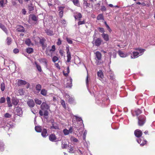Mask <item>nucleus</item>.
Wrapping results in <instances>:
<instances>
[{
	"label": "nucleus",
	"instance_id": "11",
	"mask_svg": "<svg viewBox=\"0 0 155 155\" xmlns=\"http://www.w3.org/2000/svg\"><path fill=\"white\" fill-rule=\"evenodd\" d=\"M97 75L99 77V80H101V78L102 79L104 77V73L102 70H100L97 73Z\"/></svg>",
	"mask_w": 155,
	"mask_h": 155
},
{
	"label": "nucleus",
	"instance_id": "51",
	"mask_svg": "<svg viewBox=\"0 0 155 155\" xmlns=\"http://www.w3.org/2000/svg\"><path fill=\"white\" fill-rule=\"evenodd\" d=\"M66 39L68 43H70V44H72V43L73 41L71 40L70 38H68V37H67L66 38Z\"/></svg>",
	"mask_w": 155,
	"mask_h": 155
},
{
	"label": "nucleus",
	"instance_id": "36",
	"mask_svg": "<svg viewBox=\"0 0 155 155\" xmlns=\"http://www.w3.org/2000/svg\"><path fill=\"white\" fill-rule=\"evenodd\" d=\"M51 128H52V129H58V127L56 123H53L52 126L51 127Z\"/></svg>",
	"mask_w": 155,
	"mask_h": 155
},
{
	"label": "nucleus",
	"instance_id": "39",
	"mask_svg": "<svg viewBox=\"0 0 155 155\" xmlns=\"http://www.w3.org/2000/svg\"><path fill=\"white\" fill-rule=\"evenodd\" d=\"M7 44L8 45H10L11 43L12 40L11 37H7Z\"/></svg>",
	"mask_w": 155,
	"mask_h": 155
},
{
	"label": "nucleus",
	"instance_id": "47",
	"mask_svg": "<svg viewBox=\"0 0 155 155\" xmlns=\"http://www.w3.org/2000/svg\"><path fill=\"white\" fill-rule=\"evenodd\" d=\"M68 145L67 144L64 143L63 142L62 143L61 147L62 148H66L67 147Z\"/></svg>",
	"mask_w": 155,
	"mask_h": 155
},
{
	"label": "nucleus",
	"instance_id": "10",
	"mask_svg": "<svg viewBox=\"0 0 155 155\" xmlns=\"http://www.w3.org/2000/svg\"><path fill=\"white\" fill-rule=\"evenodd\" d=\"M95 56L97 60H101L102 58V54L99 51H97L95 53Z\"/></svg>",
	"mask_w": 155,
	"mask_h": 155
},
{
	"label": "nucleus",
	"instance_id": "32",
	"mask_svg": "<svg viewBox=\"0 0 155 155\" xmlns=\"http://www.w3.org/2000/svg\"><path fill=\"white\" fill-rule=\"evenodd\" d=\"M69 72H70L69 67H68L67 68V72H66V73L65 71H63V73L64 76H67L68 75V73H69Z\"/></svg>",
	"mask_w": 155,
	"mask_h": 155
},
{
	"label": "nucleus",
	"instance_id": "16",
	"mask_svg": "<svg viewBox=\"0 0 155 155\" xmlns=\"http://www.w3.org/2000/svg\"><path fill=\"white\" fill-rule=\"evenodd\" d=\"M49 139L51 141L54 142L56 140V137L54 134H51L49 136Z\"/></svg>",
	"mask_w": 155,
	"mask_h": 155
},
{
	"label": "nucleus",
	"instance_id": "33",
	"mask_svg": "<svg viewBox=\"0 0 155 155\" xmlns=\"http://www.w3.org/2000/svg\"><path fill=\"white\" fill-rule=\"evenodd\" d=\"M26 52L28 53H31L33 52V49L32 48H28L26 49Z\"/></svg>",
	"mask_w": 155,
	"mask_h": 155
},
{
	"label": "nucleus",
	"instance_id": "3",
	"mask_svg": "<svg viewBox=\"0 0 155 155\" xmlns=\"http://www.w3.org/2000/svg\"><path fill=\"white\" fill-rule=\"evenodd\" d=\"M137 142L140 143V145L143 146L146 143V140H144L143 137H140V138H137Z\"/></svg>",
	"mask_w": 155,
	"mask_h": 155
},
{
	"label": "nucleus",
	"instance_id": "50",
	"mask_svg": "<svg viewBox=\"0 0 155 155\" xmlns=\"http://www.w3.org/2000/svg\"><path fill=\"white\" fill-rule=\"evenodd\" d=\"M145 50V49H143V48H139V53H140V54H142Z\"/></svg>",
	"mask_w": 155,
	"mask_h": 155
},
{
	"label": "nucleus",
	"instance_id": "57",
	"mask_svg": "<svg viewBox=\"0 0 155 155\" xmlns=\"http://www.w3.org/2000/svg\"><path fill=\"white\" fill-rule=\"evenodd\" d=\"M40 61H42V62H44L46 64H47V62L46 61V59L45 58H41L40 60Z\"/></svg>",
	"mask_w": 155,
	"mask_h": 155
},
{
	"label": "nucleus",
	"instance_id": "29",
	"mask_svg": "<svg viewBox=\"0 0 155 155\" xmlns=\"http://www.w3.org/2000/svg\"><path fill=\"white\" fill-rule=\"evenodd\" d=\"M97 19L98 20H104V16L103 14H98L97 17Z\"/></svg>",
	"mask_w": 155,
	"mask_h": 155
},
{
	"label": "nucleus",
	"instance_id": "15",
	"mask_svg": "<svg viewBox=\"0 0 155 155\" xmlns=\"http://www.w3.org/2000/svg\"><path fill=\"white\" fill-rule=\"evenodd\" d=\"M13 125L12 124H9V123H6V124L5 125L4 128L6 130H9L10 128H12L13 127Z\"/></svg>",
	"mask_w": 155,
	"mask_h": 155
},
{
	"label": "nucleus",
	"instance_id": "8",
	"mask_svg": "<svg viewBox=\"0 0 155 155\" xmlns=\"http://www.w3.org/2000/svg\"><path fill=\"white\" fill-rule=\"evenodd\" d=\"M27 83V82L24 80H18L17 82V84L18 86H20L22 85L26 84Z\"/></svg>",
	"mask_w": 155,
	"mask_h": 155
},
{
	"label": "nucleus",
	"instance_id": "17",
	"mask_svg": "<svg viewBox=\"0 0 155 155\" xmlns=\"http://www.w3.org/2000/svg\"><path fill=\"white\" fill-rule=\"evenodd\" d=\"M74 17L75 19H78L80 21L82 17V15L81 13H78L74 15Z\"/></svg>",
	"mask_w": 155,
	"mask_h": 155
},
{
	"label": "nucleus",
	"instance_id": "58",
	"mask_svg": "<svg viewBox=\"0 0 155 155\" xmlns=\"http://www.w3.org/2000/svg\"><path fill=\"white\" fill-rule=\"evenodd\" d=\"M63 132L64 134L67 135L69 134V130L67 129H64L63 130Z\"/></svg>",
	"mask_w": 155,
	"mask_h": 155
},
{
	"label": "nucleus",
	"instance_id": "26",
	"mask_svg": "<svg viewBox=\"0 0 155 155\" xmlns=\"http://www.w3.org/2000/svg\"><path fill=\"white\" fill-rule=\"evenodd\" d=\"M41 87H42L41 84H38L36 85L35 87V89L36 91L39 92H40V90H41Z\"/></svg>",
	"mask_w": 155,
	"mask_h": 155
},
{
	"label": "nucleus",
	"instance_id": "25",
	"mask_svg": "<svg viewBox=\"0 0 155 155\" xmlns=\"http://www.w3.org/2000/svg\"><path fill=\"white\" fill-rule=\"evenodd\" d=\"M45 32L48 35H54L53 31L50 30H45Z\"/></svg>",
	"mask_w": 155,
	"mask_h": 155
},
{
	"label": "nucleus",
	"instance_id": "37",
	"mask_svg": "<svg viewBox=\"0 0 155 155\" xmlns=\"http://www.w3.org/2000/svg\"><path fill=\"white\" fill-rule=\"evenodd\" d=\"M35 101L36 104L39 105H40L42 103V101L40 99H37V98L35 99Z\"/></svg>",
	"mask_w": 155,
	"mask_h": 155
},
{
	"label": "nucleus",
	"instance_id": "44",
	"mask_svg": "<svg viewBox=\"0 0 155 155\" xmlns=\"http://www.w3.org/2000/svg\"><path fill=\"white\" fill-rule=\"evenodd\" d=\"M34 9V7L33 6L32 4H31L30 5L28 6V9L30 11H33Z\"/></svg>",
	"mask_w": 155,
	"mask_h": 155
},
{
	"label": "nucleus",
	"instance_id": "31",
	"mask_svg": "<svg viewBox=\"0 0 155 155\" xmlns=\"http://www.w3.org/2000/svg\"><path fill=\"white\" fill-rule=\"evenodd\" d=\"M7 101V103L8 104V106L9 107H11L12 106V104H11L10 99V97H8L6 99Z\"/></svg>",
	"mask_w": 155,
	"mask_h": 155
},
{
	"label": "nucleus",
	"instance_id": "19",
	"mask_svg": "<svg viewBox=\"0 0 155 155\" xmlns=\"http://www.w3.org/2000/svg\"><path fill=\"white\" fill-rule=\"evenodd\" d=\"M40 43L42 45V49H45L46 47V45L45 43L44 40L43 39H41L40 41Z\"/></svg>",
	"mask_w": 155,
	"mask_h": 155
},
{
	"label": "nucleus",
	"instance_id": "60",
	"mask_svg": "<svg viewBox=\"0 0 155 155\" xmlns=\"http://www.w3.org/2000/svg\"><path fill=\"white\" fill-rule=\"evenodd\" d=\"M44 116H47L48 114V112L47 111V110H44Z\"/></svg>",
	"mask_w": 155,
	"mask_h": 155
},
{
	"label": "nucleus",
	"instance_id": "7",
	"mask_svg": "<svg viewBox=\"0 0 155 155\" xmlns=\"http://www.w3.org/2000/svg\"><path fill=\"white\" fill-rule=\"evenodd\" d=\"M74 119H75L80 124H83V120L81 117H78L77 116H74L73 118V121L74 120Z\"/></svg>",
	"mask_w": 155,
	"mask_h": 155
},
{
	"label": "nucleus",
	"instance_id": "18",
	"mask_svg": "<svg viewBox=\"0 0 155 155\" xmlns=\"http://www.w3.org/2000/svg\"><path fill=\"white\" fill-rule=\"evenodd\" d=\"M19 102L18 99L17 97H12V103L14 105H17Z\"/></svg>",
	"mask_w": 155,
	"mask_h": 155
},
{
	"label": "nucleus",
	"instance_id": "22",
	"mask_svg": "<svg viewBox=\"0 0 155 155\" xmlns=\"http://www.w3.org/2000/svg\"><path fill=\"white\" fill-rule=\"evenodd\" d=\"M48 135V134L46 129H43L41 133L42 136L43 137H46Z\"/></svg>",
	"mask_w": 155,
	"mask_h": 155
},
{
	"label": "nucleus",
	"instance_id": "62",
	"mask_svg": "<svg viewBox=\"0 0 155 155\" xmlns=\"http://www.w3.org/2000/svg\"><path fill=\"white\" fill-rule=\"evenodd\" d=\"M101 10L102 11H105L106 8L104 6H102L101 7Z\"/></svg>",
	"mask_w": 155,
	"mask_h": 155
},
{
	"label": "nucleus",
	"instance_id": "64",
	"mask_svg": "<svg viewBox=\"0 0 155 155\" xmlns=\"http://www.w3.org/2000/svg\"><path fill=\"white\" fill-rule=\"evenodd\" d=\"M61 23L62 24V25H64V24H66V21L64 19L62 20L61 21Z\"/></svg>",
	"mask_w": 155,
	"mask_h": 155
},
{
	"label": "nucleus",
	"instance_id": "34",
	"mask_svg": "<svg viewBox=\"0 0 155 155\" xmlns=\"http://www.w3.org/2000/svg\"><path fill=\"white\" fill-rule=\"evenodd\" d=\"M35 130L38 132H40L41 131V127L39 126H36L35 127Z\"/></svg>",
	"mask_w": 155,
	"mask_h": 155
},
{
	"label": "nucleus",
	"instance_id": "21",
	"mask_svg": "<svg viewBox=\"0 0 155 155\" xmlns=\"http://www.w3.org/2000/svg\"><path fill=\"white\" fill-rule=\"evenodd\" d=\"M0 28H2L4 32L6 34L8 33V31L7 28L5 27V25H3L2 23H0Z\"/></svg>",
	"mask_w": 155,
	"mask_h": 155
},
{
	"label": "nucleus",
	"instance_id": "43",
	"mask_svg": "<svg viewBox=\"0 0 155 155\" xmlns=\"http://www.w3.org/2000/svg\"><path fill=\"white\" fill-rule=\"evenodd\" d=\"M135 112L136 115H139V114H141V111L140 110V109H138L135 111Z\"/></svg>",
	"mask_w": 155,
	"mask_h": 155
},
{
	"label": "nucleus",
	"instance_id": "4",
	"mask_svg": "<svg viewBox=\"0 0 155 155\" xmlns=\"http://www.w3.org/2000/svg\"><path fill=\"white\" fill-rule=\"evenodd\" d=\"M41 108L42 110H46L49 109L50 107L45 102H43L41 105Z\"/></svg>",
	"mask_w": 155,
	"mask_h": 155
},
{
	"label": "nucleus",
	"instance_id": "14",
	"mask_svg": "<svg viewBox=\"0 0 155 155\" xmlns=\"http://www.w3.org/2000/svg\"><path fill=\"white\" fill-rule=\"evenodd\" d=\"M27 104L29 106L31 107H33L35 105V103L33 100L32 99H30L28 100L27 101Z\"/></svg>",
	"mask_w": 155,
	"mask_h": 155
},
{
	"label": "nucleus",
	"instance_id": "55",
	"mask_svg": "<svg viewBox=\"0 0 155 155\" xmlns=\"http://www.w3.org/2000/svg\"><path fill=\"white\" fill-rule=\"evenodd\" d=\"M98 30L100 32H101L102 33H104V32L105 31L104 28H102V27H99Z\"/></svg>",
	"mask_w": 155,
	"mask_h": 155
},
{
	"label": "nucleus",
	"instance_id": "48",
	"mask_svg": "<svg viewBox=\"0 0 155 155\" xmlns=\"http://www.w3.org/2000/svg\"><path fill=\"white\" fill-rule=\"evenodd\" d=\"M87 130H85L83 134V139L84 140H85L87 134Z\"/></svg>",
	"mask_w": 155,
	"mask_h": 155
},
{
	"label": "nucleus",
	"instance_id": "40",
	"mask_svg": "<svg viewBox=\"0 0 155 155\" xmlns=\"http://www.w3.org/2000/svg\"><path fill=\"white\" fill-rule=\"evenodd\" d=\"M73 2L74 5L77 6H79V3L78 0H73Z\"/></svg>",
	"mask_w": 155,
	"mask_h": 155
},
{
	"label": "nucleus",
	"instance_id": "45",
	"mask_svg": "<svg viewBox=\"0 0 155 155\" xmlns=\"http://www.w3.org/2000/svg\"><path fill=\"white\" fill-rule=\"evenodd\" d=\"M31 19L33 21H37V18L36 16L35 15H33L31 17Z\"/></svg>",
	"mask_w": 155,
	"mask_h": 155
},
{
	"label": "nucleus",
	"instance_id": "6",
	"mask_svg": "<svg viewBox=\"0 0 155 155\" xmlns=\"http://www.w3.org/2000/svg\"><path fill=\"white\" fill-rule=\"evenodd\" d=\"M142 134V132L140 130H136L134 132V134L138 138H140Z\"/></svg>",
	"mask_w": 155,
	"mask_h": 155
},
{
	"label": "nucleus",
	"instance_id": "9",
	"mask_svg": "<svg viewBox=\"0 0 155 155\" xmlns=\"http://www.w3.org/2000/svg\"><path fill=\"white\" fill-rule=\"evenodd\" d=\"M105 98V97H96V101L97 104H99L100 103H103Z\"/></svg>",
	"mask_w": 155,
	"mask_h": 155
},
{
	"label": "nucleus",
	"instance_id": "54",
	"mask_svg": "<svg viewBox=\"0 0 155 155\" xmlns=\"http://www.w3.org/2000/svg\"><path fill=\"white\" fill-rule=\"evenodd\" d=\"M55 49L56 48L55 45H53L52 46V48L50 49L49 52H51V51H55Z\"/></svg>",
	"mask_w": 155,
	"mask_h": 155
},
{
	"label": "nucleus",
	"instance_id": "30",
	"mask_svg": "<svg viewBox=\"0 0 155 155\" xmlns=\"http://www.w3.org/2000/svg\"><path fill=\"white\" fill-rule=\"evenodd\" d=\"M41 94L43 96H46L47 94V91L45 89H43L41 90Z\"/></svg>",
	"mask_w": 155,
	"mask_h": 155
},
{
	"label": "nucleus",
	"instance_id": "27",
	"mask_svg": "<svg viewBox=\"0 0 155 155\" xmlns=\"http://www.w3.org/2000/svg\"><path fill=\"white\" fill-rule=\"evenodd\" d=\"M7 2V0H1L0 1V6L3 7L4 6V4H6Z\"/></svg>",
	"mask_w": 155,
	"mask_h": 155
},
{
	"label": "nucleus",
	"instance_id": "63",
	"mask_svg": "<svg viewBox=\"0 0 155 155\" xmlns=\"http://www.w3.org/2000/svg\"><path fill=\"white\" fill-rule=\"evenodd\" d=\"M19 51L18 49V48H15L13 50V52L15 53H18Z\"/></svg>",
	"mask_w": 155,
	"mask_h": 155
},
{
	"label": "nucleus",
	"instance_id": "61",
	"mask_svg": "<svg viewBox=\"0 0 155 155\" xmlns=\"http://www.w3.org/2000/svg\"><path fill=\"white\" fill-rule=\"evenodd\" d=\"M55 65L57 68L60 70V69H61L60 66L58 63H55Z\"/></svg>",
	"mask_w": 155,
	"mask_h": 155
},
{
	"label": "nucleus",
	"instance_id": "13",
	"mask_svg": "<svg viewBox=\"0 0 155 155\" xmlns=\"http://www.w3.org/2000/svg\"><path fill=\"white\" fill-rule=\"evenodd\" d=\"M17 31L19 32H24L25 31V28L24 27H23L22 25H18L17 26V28L16 29Z\"/></svg>",
	"mask_w": 155,
	"mask_h": 155
},
{
	"label": "nucleus",
	"instance_id": "20",
	"mask_svg": "<svg viewBox=\"0 0 155 155\" xmlns=\"http://www.w3.org/2000/svg\"><path fill=\"white\" fill-rule=\"evenodd\" d=\"M139 53L138 52H133V56H131V58H137L139 56Z\"/></svg>",
	"mask_w": 155,
	"mask_h": 155
},
{
	"label": "nucleus",
	"instance_id": "38",
	"mask_svg": "<svg viewBox=\"0 0 155 155\" xmlns=\"http://www.w3.org/2000/svg\"><path fill=\"white\" fill-rule=\"evenodd\" d=\"M5 85L4 83H2L1 84V89L2 91H4L5 89Z\"/></svg>",
	"mask_w": 155,
	"mask_h": 155
},
{
	"label": "nucleus",
	"instance_id": "35",
	"mask_svg": "<svg viewBox=\"0 0 155 155\" xmlns=\"http://www.w3.org/2000/svg\"><path fill=\"white\" fill-rule=\"evenodd\" d=\"M16 112H17L18 115H21L22 113V111L21 108L20 107H17Z\"/></svg>",
	"mask_w": 155,
	"mask_h": 155
},
{
	"label": "nucleus",
	"instance_id": "49",
	"mask_svg": "<svg viewBox=\"0 0 155 155\" xmlns=\"http://www.w3.org/2000/svg\"><path fill=\"white\" fill-rule=\"evenodd\" d=\"M12 116V115L8 113H6L4 115V116L6 118H11Z\"/></svg>",
	"mask_w": 155,
	"mask_h": 155
},
{
	"label": "nucleus",
	"instance_id": "52",
	"mask_svg": "<svg viewBox=\"0 0 155 155\" xmlns=\"http://www.w3.org/2000/svg\"><path fill=\"white\" fill-rule=\"evenodd\" d=\"M59 15L60 18H62L63 16V11H61L59 12Z\"/></svg>",
	"mask_w": 155,
	"mask_h": 155
},
{
	"label": "nucleus",
	"instance_id": "28",
	"mask_svg": "<svg viewBox=\"0 0 155 155\" xmlns=\"http://www.w3.org/2000/svg\"><path fill=\"white\" fill-rule=\"evenodd\" d=\"M118 54L120 55V56L121 57H122V58H125V57H126V55L125 54L123 53L122 51H121V50H119L118 51Z\"/></svg>",
	"mask_w": 155,
	"mask_h": 155
},
{
	"label": "nucleus",
	"instance_id": "2",
	"mask_svg": "<svg viewBox=\"0 0 155 155\" xmlns=\"http://www.w3.org/2000/svg\"><path fill=\"white\" fill-rule=\"evenodd\" d=\"M66 50L67 51V62H71V52L69 51V46L66 47Z\"/></svg>",
	"mask_w": 155,
	"mask_h": 155
},
{
	"label": "nucleus",
	"instance_id": "53",
	"mask_svg": "<svg viewBox=\"0 0 155 155\" xmlns=\"http://www.w3.org/2000/svg\"><path fill=\"white\" fill-rule=\"evenodd\" d=\"M5 97H1L0 100V103H4V102H5Z\"/></svg>",
	"mask_w": 155,
	"mask_h": 155
},
{
	"label": "nucleus",
	"instance_id": "42",
	"mask_svg": "<svg viewBox=\"0 0 155 155\" xmlns=\"http://www.w3.org/2000/svg\"><path fill=\"white\" fill-rule=\"evenodd\" d=\"M61 105H62L63 107L64 108L66 109V104L65 103V102L64 100H61Z\"/></svg>",
	"mask_w": 155,
	"mask_h": 155
},
{
	"label": "nucleus",
	"instance_id": "12",
	"mask_svg": "<svg viewBox=\"0 0 155 155\" xmlns=\"http://www.w3.org/2000/svg\"><path fill=\"white\" fill-rule=\"evenodd\" d=\"M101 36L105 41H108L109 40V36L107 34L102 33Z\"/></svg>",
	"mask_w": 155,
	"mask_h": 155
},
{
	"label": "nucleus",
	"instance_id": "56",
	"mask_svg": "<svg viewBox=\"0 0 155 155\" xmlns=\"http://www.w3.org/2000/svg\"><path fill=\"white\" fill-rule=\"evenodd\" d=\"M85 23V20L82 21H79L78 22V25H82V24H84Z\"/></svg>",
	"mask_w": 155,
	"mask_h": 155
},
{
	"label": "nucleus",
	"instance_id": "41",
	"mask_svg": "<svg viewBox=\"0 0 155 155\" xmlns=\"http://www.w3.org/2000/svg\"><path fill=\"white\" fill-rule=\"evenodd\" d=\"M31 41L30 39H27L25 41V43L28 46H29L31 44Z\"/></svg>",
	"mask_w": 155,
	"mask_h": 155
},
{
	"label": "nucleus",
	"instance_id": "46",
	"mask_svg": "<svg viewBox=\"0 0 155 155\" xmlns=\"http://www.w3.org/2000/svg\"><path fill=\"white\" fill-rule=\"evenodd\" d=\"M58 58L57 57L55 56H54L52 58V61L53 62H55L56 61H58Z\"/></svg>",
	"mask_w": 155,
	"mask_h": 155
},
{
	"label": "nucleus",
	"instance_id": "59",
	"mask_svg": "<svg viewBox=\"0 0 155 155\" xmlns=\"http://www.w3.org/2000/svg\"><path fill=\"white\" fill-rule=\"evenodd\" d=\"M62 43L61 41V40L60 38H59L58 39V41L57 42V45H61Z\"/></svg>",
	"mask_w": 155,
	"mask_h": 155
},
{
	"label": "nucleus",
	"instance_id": "23",
	"mask_svg": "<svg viewBox=\"0 0 155 155\" xmlns=\"http://www.w3.org/2000/svg\"><path fill=\"white\" fill-rule=\"evenodd\" d=\"M68 101L70 103L74 104V103H75L74 99L73 97H69V98L68 99Z\"/></svg>",
	"mask_w": 155,
	"mask_h": 155
},
{
	"label": "nucleus",
	"instance_id": "1",
	"mask_svg": "<svg viewBox=\"0 0 155 155\" xmlns=\"http://www.w3.org/2000/svg\"><path fill=\"white\" fill-rule=\"evenodd\" d=\"M145 117L144 115H141L138 117V124L140 126L143 125L145 122Z\"/></svg>",
	"mask_w": 155,
	"mask_h": 155
},
{
	"label": "nucleus",
	"instance_id": "5",
	"mask_svg": "<svg viewBox=\"0 0 155 155\" xmlns=\"http://www.w3.org/2000/svg\"><path fill=\"white\" fill-rule=\"evenodd\" d=\"M102 40L100 38H97L96 40H94V44L97 46H100L102 42Z\"/></svg>",
	"mask_w": 155,
	"mask_h": 155
},
{
	"label": "nucleus",
	"instance_id": "24",
	"mask_svg": "<svg viewBox=\"0 0 155 155\" xmlns=\"http://www.w3.org/2000/svg\"><path fill=\"white\" fill-rule=\"evenodd\" d=\"M35 63L36 65V67L37 69H38V71L39 72H41L42 71V70L41 69V68L40 65H39V64H38L36 62H35Z\"/></svg>",
	"mask_w": 155,
	"mask_h": 155
}]
</instances>
